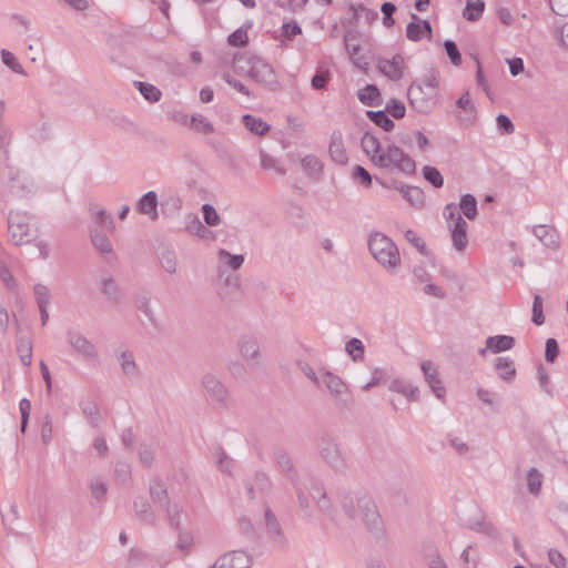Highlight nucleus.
Wrapping results in <instances>:
<instances>
[{
  "mask_svg": "<svg viewBox=\"0 0 568 568\" xmlns=\"http://www.w3.org/2000/svg\"><path fill=\"white\" fill-rule=\"evenodd\" d=\"M495 367L499 376L505 381H511L516 374L514 363L506 357H498Z\"/></svg>",
  "mask_w": 568,
  "mask_h": 568,
  "instance_id": "nucleus-38",
  "label": "nucleus"
},
{
  "mask_svg": "<svg viewBox=\"0 0 568 568\" xmlns=\"http://www.w3.org/2000/svg\"><path fill=\"white\" fill-rule=\"evenodd\" d=\"M328 151L336 163L345 164L347 162V154L344 149L341 134H333Z\"/></svg>",
  "mask_w": 568,
  "mask_h": 568,
  "instance_id": "nucleus-31",
  "label": "nucleus"
},
{
  "mask_svg": "<svg viewBox=\"0 0 568 568\" xmlns=\"http://www.w3.org/2000/svg\"><path fill=\"white\" fill-rule=\"evenodd\" d=\"M17 352L24 366H30L32 358V343L29 338L20 337L17 343Z\"/></svg>",
  "mask_w": 568,
  "mask_h": 568,
  "instance_id": "nucleus-37",
  "label": "nucleus"
},
{
  "mask_svg": "<svg viewBox=\"0 0 568 568\" xmlns=\"http://www.w3.org/2000/svg\"><path fill=\"white\" fill-rule=\"evenodd\" d=\"M412 21L407 24L406 37L410 41H419L423 36V26L420 19L413 13L410 16Z\"/></svg>",
  "mask_w": 568,
  "mask_h": 568,
  "instance_id": "nucleus-43",
  "label": "nucleus"
},
{
  "mask_svg": "<svg viewBox=\"0 0 568 568\" xmlns=\"http://www.w3.org/2000/svg\"><path fill=\"white\" fill-rule=\"evenodd\" d=\"M473 546L466 547L462 552V559L467 565L466 568H477L479 556L471 555Z\"/></svg>",
  "mask_w": 568,
  "mask_h": 568,
  "instance_id": "nucleus-62",
  "label": "nucleus"
},
{
  "mask_svg": "<svg viewBox=\"0 0 568 568\" xmlns=\"http://www.w3.org/2000/svg\"><path fill=\"white\" fill-rule=\"evenodd\" d=\"M251 564L252 559L246 552L234 550L219 557L210 568H250Z\"/></svg>",
  "mask_w": 568,
  "mask_h": 568,
  "instance_id": "nucleus-14",
  "label": "nucleus"
},
{
  "mask_svg": "<svg viewBox=\"0 0 568 568\" xmlns=\"http://www.w3.org/2000/svg\"><path fill=\"white\" fill-rule=\"evenodd\" d=\"M548 559L549 562L556 568H567L566 558L557 549H549Z\"/></svg>",
  "mask_w": 568,
  "mask_h": 568,
  "instance_id": "nucleus-61",
  "label": "nucleus"
},
{
  "mask_svg": "<svg viewBox=\"0 0 568 568\" xmlns=\"http://www.w3.org/2000/svg\"><path fill=\"white\" fill-rule=\"evenodd\" d=\"M551 10L558 14L568 16V0H549Z\"/></svg>",
  "mask_w": 568,
  "mask_h": 568,
  "instance_id": "nucleus-64",
  "label": "nucleus"
},
{
  "mask_svg": "<svg viewBox=\"0 0 568 568\" xmlns=\"http://www.w3.org/2000/svg\"><path fill=\"white\" fill-rule=\"evenodd\" d=\"M366 115L376 125L381 126L385 131H390L394 128V122L390 120L385 111H367Z\"/></svg>",
  "mask_w": 568,
  "mask_h": 568,
  "instance_id": "nucleus-41",
  "label": "nucleus"
},
{
  "mask_svg": "<svg viewBox=\"0 0 568 568\" xmlns=\"http://www.w3.org/2000/svg\"><path fill=\"white\" fill-rule=\"evenodd\" d=\"M227 41L233 47H244L248 41L247 32L240 28L229 36Z\"/></svg>",
  "mask_w": 568,
  "mask_h": 568,
  "instance_id": "nucleus-57",
  "label": "nucleus"
},
{
  "mask_svg": "<svg viewBox=\"0 0 568 568\" xmlns=\"http://www.w3.org/2000/svg\"><path fill=\"white\" fill-rule=\"evenodd\" d=\"M149 494L151 498L160 505H163L165 501L170 499L166 486L164 481L160 478H153L150 481Z\"/></svg>",
  "mask_w": 568,
  "mask_h": 568,
  "instance_id": "nucleus-29",
  "label": "nucleus"
},
{
  "mask_svg": "<svg viewBox=\"0 0 568 568\" xmlns=\"http://www.w3.org/2000/svg\"><path fill=\"white\" fill-rule=\"evenodd\" d=\"M444 215L448 222V230L453 245L457 252H464L468 244L467 237V223L462 217L460 213L457 212V207L454 203H449L444 209Z\"/></svg>",
  "mask_w": 568,
  "mask_h": 568,
  "instance_id": "nucleus-7",
  "label": "nucleus"
},
{
  "mask_svg": "<svg viewBox=\"0 0 568 568\" xmlns=\"http://www.w3.org/2000/svg\"><path fill=\"white\" fill-rule=\"evenodd\" d=\"M398 190L413 206H422L424 204V193L420 189L406 185Z\"/></svg>",
  "mask_w": 568,
  "mask_h": 568,
  "instance_id": "nucleus-36",
  "label": "nucleus"
},
{
  "mask_svg": "<svg viewBox=\"0 0 568 568\" xmlns=\"http://www.w3.org/2000/svg\"><path fill=\"white\" fill-rule=\"evenodd\" d=\"M244 126L252 133L264 136L271 130V126L264 122L261 118H256L252 114H245L242 118Z\"/></svg>",
  "mask_w": 568,
  "mask_h": 568,
  "instance_id": "nucleus-28",
  "label": "nucleus"
},
{
  "mask_svg": "<svg viewBox=\"0 0 568 568\" xmlns=\"http://www.w3.org/2000/svg\"><path fill=\"white\" fill-rule=\"evenodd\" d=\"M82 412L84 416L92 424H97L99 420V408L94 403H87L82 406Z\"/></svg>",
  "mask_w": 568,
  "mask_h": 568,
  "instance_id": "nucleus-63",
  "label": "nucleus"
},
{
  "mask_svg": "<svg viewBox=\"0 0 568 568\" xmlns=\"http://www.w3.org/2000/svg\"><path fill=\"white\" fill-rule=\"evenodd\" d=\"M487 348L494 354L509 351L515 346V338L509 335H495L486 339Z\"/></svg>",
  "mask_w": 568,
  "mask_h": 568,
  "instance_id": "nucleus-25",
  "label": "nucleus"
},
{
  "mask_svg": "<svg viewBox=\"0 0 568 568\" xmlns=\"http://www.w3.org/2000/svg\"><path fill=\"white\" fill-rule=\"evenodd\" d=\"M202 211H203L204 221L207 225L216 226L220 223V221H221L220 215L217 214V212L213 205L204 204L202 206Z\"/></svg>",
  "mask_w": 568,
  "mask_h": 568,
  "instance_id": "nucleus-54",
  "label": "nucleus"
},
{
  "mask_svg": "<svg viewBox=\"0 0 568 568\" xmlns=\"http://www.w3.org/2000/svg\"><path fill=\"white\" fill-rule=\"evenodd\" d=\"M89 212L97 224L105 226L110 232H113L115 226L112 216L103 207L95 203L89 205Z\"/></svg>",
  "mask_w": 568,
  "mask_h": 568,
  "instance_id": "nucleus-26",
  "label": "nucleus"
},
{
  "mask_svg": "<svg viewBox=\"0 0 568 568\" xmlns=\"http://www.w3.org/2000/svg\"><path fill=\"white\" fill-rule=\"evenodd\" d=\"M138 211L155 221L159 217L156 193L150 191L144 194L138 202Z\"/></svg>",
  "mask_w": 568,
  "mask_h": 568,
  "instance_id": "nucleus-21",
  "label": "nucleus"
},
{
  "mask_svg": "<svg viewBox=\"0 0 568 568\" xmlns=\"http://www.w3.org/2000/svg\"><path fill=\"white\" fill-rule=\"evenodd\" d=\"M379 97V90L374 84H367L364 89L359 90L358 99L366 105H373L374 101Z\"/></svg>",
  "mask_w": 568,
  "mask_h": 568,
  "instance_id": "nucleus-47",
  "label": "nucleus"
},
{
  "mask_svg": "<svg viewBox=\"0 0 568 568\" xmlns=\"http://www.w3.org/2000/svg\"><path fill=\"white\" fill-rule=\"evenodd\" d=\"M531 321L534 324L538 326L545 323V315L542 312V298L540 295L537 294L534 296Z\"/></svg>",
  "mask_w": 568,
  "mask_h": 568,
  "instance_id": "nucleus-53",
  "label": "nucleus"
},
{
  "mask_svg": "<svg viewBox=\"0 0 568 568\" xmlns=\"http://www.w3.org/2000/svg\"><path fill=\"white\" fill-rule=\"evenodd\" d=\"M527 487L530 494L538 495L542 486V474L535 467L527 473Z\"/></svg>",
  "mask_w": 568,
  "mask_h": 568,
  "instance_id": "nucleus-39",
  "label": "nucleus"
},
{
  "mask_svg": "<svg viewBox=\"0 0 568 568\" xmlns=\"http://www.w3.org/2000/svg\"><path fill=\"white\" fill-rule=\"evenodd\" d=\"M30 221L31 217L27 213L9 214L8 230L10 240L14 245H26L36 240L37 229H32Z\"/></svg>",
  "mask_w": 568,
  "mask_h": 568,
  "instance_id": "nucleus-6",
  "label": "nucleus"
},
{
  "mask_svg": "<svg viewBox=\"0 0 568 568\" xmlns=\"http://www.w3.org/2000/svg\"><path fill=\"white\" fill-rule=\"evenodd\" d=\"M373 257L385 268L395 270L400 264V254L396 244L384 233L375 232L368 240Z\"/></svg>",
  "mask_w": 568,
  "mask_h": 568,
  "instance_id": "nucleus-5",
  "label": "nucleus"
},
{
  "mask_svg": "<svg viewBox=\"0 0 568 568\" xmlns=\"http://www.w3.org/2000/svg\"><path fill=\"white\" fill-rule=\"evenodd\" d=\"M201 387L207 398L217 407L226 408L231 404V393L222 379L207 372L201 378Z\"/></svg>",
  "mask_w": 568,
  "mask_h": 568,
  "instance_id": "nucleus-8",
  "label": "nucleus"
},
{
  "mask_svg": "<svg viewBox=\"0 0 568 568\" xmlns=\"http://www.w3.org/2000/svg\"><path fill=\"white\" fill-rule=\"evenodd\" d=\"M68 343L84 361L99 363V352L94 344L78 332H68Z\"/></svg>",
  "mask_w": 568,
  "mask_h": 568,
  "instance_id": "nucleus-12",
  "label": "nucleus"
},
{
  "mask_svg": "<svg viewBox=\"0 0 568 568\" xmlns=\"http://www.w3.org/2000/svg\"><path fill=\"white\" fill-rule=\"evenodd\" d=\"M159 262L162 268L169 274L172 275L178 273V258L173 251L163 250L162 252H160Z\"/></svg>",
  "mask_w": 568,
  "mask_h": 568,
  "instance_id": "nucleus-34",
  "label": "nucleus"
},
{
  "mask_svg": "<svg viewBox=\"0 0 568 568\" xmlns=\"http://www.w3.org/2000/svg\"><path fill=\"white\" fill-rule=\"evenodd\" d=\"M338 505L351 521H361L376 538L384 536V523L374 498L363 490H347L339 495Z\"/></svg>",
  "mask_w": 568,
  "mask_h": 568,
  "instance_id": "nucleus-1",
  "label": "nucleus"
},
{
  "mask_svg": "<svg viewBox=\"0 0 568 568\" xmlns=\"http://www.w3.org/2000/svg\"><path fill=\"white\" fill-rule=\"evenodd\" d=\"M237 349L243 361L252 368L264 364L261 343L257 337L243 335L237 341Z\"/></svg>",
  "mask_w": 568,
  "mask_h": 568,
  "instance_id": "nucleus-10",
  "label": "nucleus"
},
{
  "mask_svg": "<svg viewBox=\"0 0 568 568\" xmlns=\"http://www.w3.org/2000/svg\"><path fill=\"white\" fill-rule=\"evenodd\" d=\"M118 362L122 374L130 381L139 378L140 371L133 354L130 351H122L118 354Z\"/></svg>",
  "mask_w": 568,
  "mask_h": 568,
  "instance_id": "nucleus-17",
  "label": "nucleus"
},
{
  "mask_svg": "<svg viewBox=\"0 0 568 568\" xmlns=\"http://www.w3.org/2000/svg\"><path fill=\"white\" fill-rule=\"evenodd\" d=\"M234 65L240 73L246 74L255 82L272 90L276 89L275 72L264 59L256 55L242 54L234 58Z\"/></svg>",
  "mask_w": 568,
  "mask_h": 568,
  "instance_id": "nucleus-3",
  "label": "nucleus"
},
{
  "mask_svg": "<svg viewBox=\"0 0 568 568\" xmlns=\"http://www.w3.org/2000/svg\"><path fill=\"white\" fill-rule=\"evenodd\" d=\"M559 353L558 343L555 338L546 341L545 358L548 363H554Z\"/></svg>",
  "mask_w": 568,
  "mask_h": 568,
  "instance_id": "nucleus-58",
  "label": "nucleus"
},
{
  "mask_svg": "<svg viewBox=\"0 0 568 568\" xmlns=\"http://www.w3.org/2000/svg\"><path fill=\"white\" fill-rule=\"evenodd\" d=\"M217 272L220 275L223 273L224 267L237 271L244 263V256L241 254H231L224 248L217 251Z\"/></svg>",
  "mask_w": 568,
  "mask_h": 568,
  "instance_id": "nucleus-19",
  "label": "nucleus"
},
{
  "mask_svg": "<svg viewBox=\"0 0 568 568\" xmlns=\"http://www.w3.org/2000/svg\"><path fill=\"white\" fill-rule=\"evenodd\" d=\"M321 382L325 385L337 408H346L351 405L352 394L341 377L324 371L321 375Z\"/></svg>",
  "mask_w": 568,
  "mask_h": 568,
  "instance_id": "nucleus-9",
  "label": "nucleus"
},
{
  "mask_svg": "<svg viewBox=\"0 0 568 568\" xmlns=\"http://www.w3.org/2000/svg\"><path fill=\"white\" fill-rule=\"evenodd\" d=\"M389 389L392 392L402 394L406 398H408L412 402H415L418 399V387L413 386L404 381L400 379H394L389 384Z\"/></svg>",
  "mask_w": 568,
  "mask_h": 568,
  "instance_id": "nucleus-30",
  "label": "nucleus"
},
{
  "mask_svg": "<svg viewBox=\"0 0 568 568\" xmlns=\"http://www.w3.org/2000/svg\"><path fill=\"white\" fill-rule=\"evenodd\" d=\"M423 175L435 187H442L444 185V179L440 172L434 166H424Z\"/></svg>",
  "mask_w": 568,
  "mask_h": 568,
  "instance_id": "nucleus-50",
  "label": "nucleus"
},
{
  "mask_svg": "<svg viewBox=\"0 0 568 568\" xmlns=\"http://www.w3.org/2000/svg\"><path fill=\"white\" fill-rule=\"evenodd\" d=\"M264 521L265 528L270 536V538L277 545H283L285 542V536L282 531V528L276 519V516L273 511L267 507L264 511Z\"/></svg>",
  "mask_w": 568,
  "mask_h": 568,
  "instance_id": "nucleus-20",
  "label": "nucleus"
},
{
  "mask_svg": "<svg viewBox=\"0 0 568 568\" xmlns=\"http://www.w3.org/2000/svg\"><path fill=\"white\" fill-rule=\"evenodd\" d=\"M361 145L372 163L379 169L405 175H412L416 171L415 161L396 144L389 143L383 146L374 134L366 132L361 140Z\"/></svg>",
  "mask_w": 568,
  "mask_h": 568,
  "instance_id": "nucleus-2",
  "label": "nucleus"
},
{
  "mask_svg": "<svg viewBox=\"0 0 568 568\" xmlns=\"http://www.w3.org/2000/svg\"><path fill=\"white\" fill-rule=\"evenodd\" d=\"M38 307L49 306L50 304V291L43 284H36L33 287Z\"/></svg>",
  "mask_w": 568,
  "mask_h": 568,
  "instance_id": "nucleus-52",
  "label": "nucleus"
},
{
  "mask_svg": "<svg viewBox=\"0 0 568 568\" xmlns=\"http://www.w3.org/2000/svg\"><path fill=\"white\" fill-rule=\"evenodd\" d=\"M103 294L111 301H118L121 296V291L112 277H105L101 281Z\"/></svg>",
  "mask_w": 568,
  "mask_h": 568,
  "instance_id": "nucleus-44",
  "label": "nucleus"
},
{
  "mask_svg": "<svg viewBox=\"0 0 568 568\" xmlns=\"http://www.w3.org/2000/svg\"><path fill=\"white\" fill-rule=\"evenodd\" d=\"M534 235L546 246L556 248L559 245V234L555 227L538 225L534 227Z\"/></svg>",
  "mask_w": 568,
  "mask_h": 568,
  "instance_id": "nucleus-22",
  "label": "nucleus"
},
{
  "mask_svg": "<svg viewBox=\"0 0 568 568\" xmlns=\"http://www.w3.org/2000/svg\"><path fill=\"white\" fill-rule=\"evenodd\" d=\"M90 239L92 245L101 255H103L104 258L110 260L114 256L113 247L109 237L104 233H102L98 227H93L90 230Z\"/></svg>",
  "mask_w": 568,
  "mask_h": 568,
  "instance_id": "nucleus-18",
  "label": "nucleus"
},
{
  "mask_svg": "<svg viewBox=\"0 0 568 568\" xmlns=\"http://www.w3.org/2000/svg\"><path fill=\"white\" fill-rule=\"evenodd\" d=\"M301 163L308 176L314 179L320 178L323 170V164L316 156L306 155L305 158L302 159Z\"/></svg>",
  "mask_w": 568,
  "mask_h": 568,
  "instance_id": "nucleus-35",
  "label": "nucleus"
},
{
  "mask_svg": "<svg viewBox=\"0 0 568 568\" xmlns=\"http://www.w3.org/2000/svg\"><path fill=\"white\" fill-rule=\"evenodd\" d=\"M420 368L424 373L425 381L436 397L439 399L444 398L446 390L438 377L437 366L432 362L425 361L420 364Z\"/></svg>",
  "mask_w": 568,
  "mask_h": 568,
  "instance_id": "nucleus-16",
  "label": "nucleus"
},
{
  "mask_svg": "<svg viewBox=\"0 0 568 568\" xmlns=\"http://www.w3.org/2000/svg\"><path fill=\"white\" fill-rule=\"evenodd\" d=\"M261 165L265 170H274L280 175H284L286 170L278 164V161L265 153L263 150L260 151Z\"/></svg>",
  "mask_w": 568,
  "mask_h": 568,
  "instance_id": "nucleus-48",
  "label": "nucleus"
},
{
  "mask_svg": "<svg viewBox=\"0 0 568 568\" xmlns=\"http://www.w3.org/2000/svg\"><path fill=\"white\" fill-rule=\"evenodd\" d=\"M154 457H155V450L152 446L150 445H140L139 447V458H140V462L144 465V466H151L153 460H154Z\"/></svg>",
  "mask_w": 568,
  "mask_h": 568,
  "instance_id": "nucleus-55",
  "label": "nucleus"
},
{
  "mask_svg": "<svg viewBox=\"0 0 568 568\" xmlns=\"http://www.w3.org/2000/svg\"><path fill=\"white\" fill-rule=\"evenodd\" d=\"M133 509L135 515L144 523L153 525L155 523V515L152 510L151 504L144 497H135L133 501Z\"/></svg>",
  "mask_w": 568,
  "mask_h": 568,
  "instance_id": "nucleus-24",
  "label": "nucleus"
},
{
  "mask_svg": "<svg viewBox=\"0 0 568 568\" xmlns=\"http://www.w3.org/2000/svg\"><path fill=\"white\" fill-rule=\"evenodd\" d=\"M438 78L435 73L422 82L415 81L407 91L410 105L419 113H429L436 105Z\"/></svg>",
  "mask_w": 568,
  "mask_h": 568,
  "instance_id": "nucleus-4",
  "label": "nucleus"
},
{
  "mask_svg": "<svg viewBox=\"0 0 568 568\" xmlns=\"http://www.w3.org/2000/svg\"><path fill=\"white\" fill-rule=\"evenodd\" d=\"M361 36L357 31L348 30L344 34V44L345 49L349 55V59L354 63L356 68L359 70L366 71L368 69L369 62L362 54V43Z\"/></svg>",
  "mask_w": 568,
  "mask_h": 568,
  "instance_id": "nucleus-13",
  "label": "nucleus"
},
{
  "mask_svg": "<svg viewBox=\"0 0 568 568\" xmlns=\"http://www.w3.org/2000/svg\"><path fill=\"white\" fill-rule=\"evenodd\" d=\"M1 60L2 62L13 72L26 75V71L22 65L19 63L14 54L6 49L1 50Z\"/></svg>",
  "mask_w": 568,
  "mask_h": 568,
  "instance_id": "nucleus-46",
  "label": "nucleus"
},
{
  "mask_svg": "<svg viewBox=\"0 0 568 568\" xmlns=\"http://www.w3.org/2000/svg\"><path fill=\"white\" fill-rule=\"evenodd\" d=\"M190 128L202 134H212L214 132L213 123L202 114H193L190 118Z\"/></svg>",
  "mask_w": 568,
  "mask_h": 568,
  "instance_id": "nucleus-33",
  "label": "nucleus"
},
{
  "mask_svg": "<svg viewBox=\"0 0 568 568\" xmlns=\"http://www.w3.org/2000/svg\"><path fill=\"white\" fill-rule=\"evenodd\" d=\"M377 68L389 80L397 81L403 77L404 58L400 54H396L390 60L379 59Z\"/></svg>",
  "mask_w": 568,
  "mask_h": 568,
  "instance_id": "nucleus-15",
  "label": "nucleus"
},
{
  "mask_svg": "<svg viewBox=\"0 0 568 568\" xmlns=\"http://www.w3.org/2000/svg\"><path fill=\"white\" fill-rule=\"evenodd\" d=\"M310 496L313 498L320 510L326 514L333 511L332 503L327 497L326 490L324 489L323 485L314 483L310 488Z\"/></svg>",
  "mask_w": 568,
  "mask_h": 568,
  "instance_id": "nucleus-23",
  "label": "nucleus"
},
{
  "mask_svg": "<svg viewBox=\"0 0 568 568\" xmlns=\"http://www.w3.org/2000/svg\"><path fill=\"white\" fill-rule=\"evenodd\" d=\"M459 210L468 220L474 221L478 214L476 197L471 194L462 195Z\"/></svg>",
  "mask_w": 568,
  "mask_h": 568,
  "instance_id": "nucleus-32",
  "label": "nucleus"
},
{
  "mask_svg": "<svg viewBox=\"0 0 568 568\" xmlns=\"http://www.w3.org/2000/svg\"><path fill=\"white\" fill-rule=\"evenodd\" d=\"M484 9H485L484 1L467 0L466 8L464 10V18L467 19L468 21H476L481 16Z\"/></svg>",
  "mask_w": 568,
  "mask_h": 568,
  "instance_id": "nucleus-40",
  "label": "nucleus"
},
{
  "mask_svg": "<svg viewBox=\"0 0 568 568\" xmlns=\"http://www.w3.org/2000/svg\"><path fill=\"white\" fill-rule=\"evenodd\" d=\"M19 408L21 413V432L24 433L30 417L31 402L27 398L21 399Z\"/></svg>",
  "mask_w": 568,
  "mask_h": 568,
  "instance_id": "nucleus-59",
  "label": "nucleus"
},
{
  "mask_svg": "<svg viewBox=\"0 0 568 568\" xmlns=\"http://www.w3.org/2000/svg\"><path fill=\"white\" fill-rule=\"evenodd\" d=\"M90 489L97 500H102L108 493V483L101 477H94L91 479Z\"/></svg>",
  "mask_w": 568,
  "mask_h": 568,
  "instance_id": "nucleus-49",
  "label": "nucleus"
},
{
  "mask_svg": "<svg viewBox=\"0 0 568 568\" xmlns=\"http://www.w3.org/2000/svg\"><path fill=\"white\" fill-rule=\"evenodd\" d=\"M348 355L354 359L358 361L363 358L364 355V345L361 339L352 338L346 343L345 347Z\"/></svg>",
  "mask_w": 568,
  "mask_h": 568,
  "instance_id": "nucleus-51",
  "label": "nucleus"
},
{
  "mask_svg": "<svg viewBox=\"0 0 568 568\" xmlns=\"http://www.w3.org/2000/svg\"><path fill=\"white\" fill-rule=\"evenodd\" d=\"M135 85L140 93L149 102H158L161 98V91L153 84L146 82H135Z\"/></svg>",
  "mask_w": 568,
  "mask_h": 568,
  "instance_id": "nucleus-45",
  "label": "nucleus"
},
{
  "mask_svg": "<svg viewBox=\"0 0 568 568\" xmlns=\"http://www.w3.org/2000/svg\"><path fill=\"white\" fill-rule=\"evenodd\" d=\"M320 455L336 471L347 469V463L342 454L338 444L331 437L325 436L320 439Z\"/></svg>",
  "mask_w": 568,
  "mask_h": 568,
  "instance_id": "nucleus-11",
  "label": "nucleus"
},
{
  "mask_svg": "<svg viewBox=\"0 0 568 568\" xmlns=\"http://www.w3.org/2000/svg\"><path fill=\"white\" fill-rule=\"evenodd\" d=\"M457 106L463 109L469 116L467 120H470V118L475 113V105L470 101V97L468 92H465L456 102Z\"/></svg>",
  "mask_w": 568,
  "mask_h": 568,
  "instance_id": "nucleus-60",
  "label": "nucleus"
},
{
  "mask_svg": "<svg viewBox=\"0 0 568 568\" xmlns=\"http://www.w3.org/2000/svg\"><path fill=\"white\" fill-rule=\"evenodd\" d=\"M162 506L164 507V513H165V516H166V519H168L169 524L173 528L179 529L180 525H181V517H182V514H183L182 505H180L176 501H173V500L169 499Z\"/></svg>",
  "mask_w": 568,
  "mask_h": 568,
  "instance_id": "nucleus-27",
  "label": "nucleus"
},
{
  "mask_svg": "<svg viewBox=\"0 0 568 568\" xmlns=\"http://www.w3.org/2000/svg\"><path fill=\"white\" fill-rule=\"evenodd\" d=\"M444 48H445L447 55L450 59V62L454 65H459L462 63V55L459 53V50H458L456 43L452 40H446L444 42Z\"/></svg>",
  "mask_w": 568,
  "mask_h": 568,
  "instance_id": "nucleus-56",
  "label": "nucleus"
},
{
  "mask_svg": "<svg viewBox=\"0 0 568 568\" xmlns=\"http://www.w3.org/2000/svg\"><path fill=\"white\" fill-rule=\"evenodd\" d=\"M425 559L428 568H447V565L440 557L438 549L434 546L425 548Z\"/></svg>",
  "mask_w": 568,
  "mask_h": 568,
  "instance_id": "nucleus-42",
  "label": "nucleus"
}]
</instances>
